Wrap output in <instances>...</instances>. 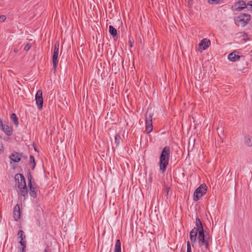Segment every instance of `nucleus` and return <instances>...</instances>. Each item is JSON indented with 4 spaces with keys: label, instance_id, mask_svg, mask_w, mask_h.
Masks as SVG:
<instances>
[{
    "label": "nucleus",
    "instance_id": "obj_1",
    "mask_svg": "<svg viewBox=\"0 0 252 252\" xmlns=\"http://www.w3.org/2000/svg\"><path fill=\"white\" fill-rule=\"evenodd\" d=\"M170 156V148L166 146L163 149L159 156V170L162 173L165 172L169 164Z\"/></svg>",
    "mask_w": 252,
    "mask_h": 252
},
{
    "label": "nucleus",
    "instance_id": "obj_2",
    "mask_svg": "<svg viewBox=\"0 0 252 252\" xmlns=\"http://www.w3.org/2000/svg\"><path fill=\"white\" fill-rule=\"evenodd\" d=\"M251 16L248 14H242L235 18V23L238 27H244L250 21Z\"/></svg>",
    "mask_w": 252,
    "mask_h": 252
},
{
    "label": "nucleus",
    "instance_id": "obj_3",
    "mask_svg": "<svg viewBox=\"0 0 252 252\" xmlns=\"http://www.w3.org/2000/svg\"><path fill=\"white\" fill-rule=\"evenodd\" d=\"M198 245L200 247L205 246L206 251L209 250V241L204 231H199L198 237Z\"/></svg>",
    "mask_w": 252,
    "mask_h": 252
},
{
    "label": "nucleus",
    "instance_id": "obj_4",
    "mask_svg": "<svg viewBox=\"0 0 252 252\" xmlns=\"http://www.w3.org/2000/svg\"><path fill=\"white\" fill-rule=\"evenodd\" d=\"M59 42H57L55 44L54 49L53 55V65L54 73H55L57 70V65L58 63V55L59 52Z\"/></svg>",
    "mask_w": 252,
    "mask_h": 252
},
{
    "label": "nucleus",
    "instance_id": "obj_5",
    "mask_svg": "<svg viewBox=\"0 0 252 252\" xmlns=\"http://www.w3.org/2000/svg\"><path fill=\"white\" fill-rule=\"evenodd\" d=\"M15 182H18L19 189H28L25 181L24 176L22 174L17 173L15 177Z\"/></svg>",
    "mask_w": 252,
    "mask_h": 252
},
{
    "label": "nucleus",
    "instance_id": "obj_6",
    "mask_svg": "<svg viewBox=\"0 0 252 252\" xmlns=\"http://www.w3.org/2000/svg\"><path fill=\"white\" fill-rule=\"evenodd\" d=\"M35 101L38 109L41 110L43 107V99L42 97V91L40 90L37 91L35 94Z\"/></svg>",
    "mask_w": 252,
    "mask_h": 252
},
{
    "label": "nucleus",
    "instance_id": "obj_7",
    "mask_svg": "<svg viewBox=\"0 0 252 252\" xmlns=\"http://www.w3.org/2000/svg\"><path fill=\"white\" fill-rule=\"evenodd\" d=\"M198 233H199V230L196 229V227H194L189 233V238L192 245L196 242Z\"/></svg>",
    "mask_w": 252,
    "mask_h": 252
},
{
    "label": "nucleus",
    "instance_id": "obj_8",
    "mask_svg": "<svg viewBox=\"0 0 252 252\" xmlns=\"http://www.w3.org/2000/svg\"><path fill=\"white\" fill-rule=\"evenodd\" d=\"M207 192V190H195L193 193V200L197 201L199 200L201 197L205 194Z\"/></svg>",
    "mask_w": 252,
    "mask_h": 252
},
{
    "label": "nucleus",
    "instance_id": "obj_9",
    "mask_svg": "<svg viewBox=\"0 0 252 252\" xmlns=\"http://www.w3.org/2000/svg\"><path fill=\"white\" fill-rule=\"evenodd\" d=\"M21 156H22V153L13 151L9 156V158L14 162L17 163L21 160Z\"/></svg>",
    "mask_w": 252,
    "mask_h": 252
},
{
    "label": "nucleus",
    "instance_id": "obj_10",
    "mask_svg": "<svg viewBox=\"0 0 252 252\" xmlns=\"http://www.w3.org/2000/svg\"><path fill=\"white\" fill-rule=\"evenodd\" d=\"M13 217L14 220L16 221H17L20 219L21 212L20 208L18 204L16 205V206L13 208Z\"/></svg>",
    "mask_w": 252,
    "mask_h": 252
},
{
    "label": "nucleus",
    "instance_id": "obj_11",
    "mask_svg": "<svg viewBox=\"0 0 252 252\" xmlns=\"http://www.w3.org/2000/svg\"><path fill=\"white\" fill-rule=\"evenodd\" d=\"M234 6L236 11H240L247 7V4L244 0H239L235 3Z\"/></svg>",
    "mask_w": 252,
    "mask_h": 252
},
{
    "label": "nucleus",
    "instance_id": "obj_12",
    "mask_svg": "<svg viewBox=\"0 0 252 252\" xmlns=\"http://www.w3.org/2000/svg\"><path fill=\"white\" fill-rule=\"evenodd\" d=\"M210 44L211 42L209 39L207 38H204L199 43L198 46L202 51L207 48L210 45Z\"/></svg>",
    "mask_w": 252,
    "mask_h": 252
},
{
    "label": "nucleus",
    "instance_id": "obj_13",
    "mask_svg": "<svg viewBox=\"0 0 252 252\" xmlns=\"http://www.w3.org/2000/svg\"><path fill=\"white\" fill-rule=\"evenodd\" d=\"M4 133L7 136H11L13 133V128L7 125H5L1 128Z\"/></svg>",
    "mask_w": 252,
    "mask_h": 252
},
{
    "label": "nucleus",
    "instance_id": "obj_14",
    "mask_svg": "<svg viewBox=\"0 0 252 252\" xmlns=\"http://www.w3.org/2000/svg\"><path fill=\"white\" fill-rule=\"evenodd\" d=\"M109 32L111 35L114 38V39H117L118 35L117 30L112 26H109Z\"/></svg>",
    "mask_w": 252,
    "mask_h": 252
},
{
    "label": "nucleus",
    "instance_id": "obj_15",
    "mask_svg": "<svg viewBox=\"0 0 252 252\" xmlns=\"http://www.w3.org/2000/svg\"><path fill=\"white\" fill-rule=\"evenodd\" d=\"M240 58V56L236 55L235 52L230 53L228 56V59L231 62H236L238 61Z\"/></svg>",
    "mask_w": 252,
    "mask_h": 252
},
{
    "label": "nucleus",
    "instance_id": "obj_16",
    "mask_svg": "<svg viewBox=\"0 0 252 252\" xmlns=\"http://www.w3.org/2000/svg\"><path fill=\"white\" fill-rule=\"evenodd\" d=\"M27 178L28 180V186L29 189H35V188H34L33 185H32V180L33 179V177L30 171H29L27 173Z\"/></svg>",
    "mask_w": 252,
    "mask_h": 252
},
{
    "label": "nucleus",
    "instance_id": "obj_17",
    "mask_svg": "<svg viewBox=\"0 0 252 252\" xmlns=\"http://www.w3.org/2000/svg\"><path fill=\"white\" fill-rule=\"evenodd\" d=\"M244 142L247 146H252V137L250 135H246L244 138Z\"/></svg>",
    "mask_w": 252,
    "mask_h": 252
},
{
    "label": "nucleus",
    "instance_id": "obj_18",
    "mask_svg": "<svg viewBox=\"0 0 252 252\" xmlns=\"http://www.w3.org/2000/svg\"><path fill=\"white\" fill-rule=\"evenodd\" d=\"M11 120L13 122L16 127H18L19 125L18 118L15 113H12L10 115Z\"/></svg>",
    "mask_w": 252,
    "mask_h": 252
},
{
    "label": "nucleus",
    "instance_id": "obj_19",
    "mask_svg": "<svg viewBox=\"0 0 252 252\" xmlns=\"http://www.w3.org/2000/svg\"><path fill=\"white\" fill-rule=\"evenodd\" d=\"M29 164L31 166V168L32 170H34L35 166L36 163L35 161V158L33 156L30 155V161L29 162Z\"/></svg>",
    "mask_w": 252,
    "mask_h": 252
},
{
    "label": "nucleus",
    "instance_id": "obj_20",
    "mask_svg": "<svg viewBox=\"0 0 252 252\" xmlns=\"http://www.w3.org/2000/svg\"><path fill=\"white\" fill-rule=\"evenodd\" d=\"M195 224L196 226V229L199 231H204V228L200 220L197 218L195 220Z\"/></svg>",
    "mask_w": 252,
    "mask_h": 252
},
{
    "label": "nucleus",
    "instance_id": "obj_21",
    "mask_svg": "<svg viewBox=\"0 0 252 252\" xmlns=\"http://www.w3.org/2000/svg\"><path fill=\"white\" fill-rule=\"evenodd\" d=\"M18 238L20 239L19 242L22 241V242H25V243H26V241H25L26 236L25 235L24 232L23 230H20L18 231Z\"/></svg>",
    "mask_w": 252,
    "mask_h": 252
},
{
    "label": "nucleus",
    "instance_id": "obj_22",
    "mask_svg": "<svg viewBox=\"0 0 252 252\" xmlns=\"http://www.w3.org/2000/svg\"><path fill=\"white\" fill-rule=\"evenodd\" d=\"M114 252H121V243L120 240L119 239H118L116 240V244L115 245Z\"/></svg>",
    "mask_w": 252,
    "mask_h": 252
},
{
    "label": "nucleus",
    "instance_id": "obj_23",
    "mask_svg": "<svg viewBox=\"0 0 252 252\" xmlns=\"http://www.w3.org/2000/svg\"><path fill=\"white\" fill-rule=\"evenodd\" d=\"M146 130L147 133H150L153 130V123L145 122Z\"/></svg>",
    "mask_w": 252,
    "mask_h": 252
},
{
    "label": "nucleus",
    "instance_id": "obj_24",
    "mask_svg": "<svg viewBox=\"0 0 252 252\" xmlns=\"http://www.w3.org/2000/svg\"><path fill=\"white\" fill-rule=\"evenodd\" d=\"M28 191L29 190H19L18 194L19 196H23L24 199L25 200L28 197Z\"/></svg>",
    "mask_w": 252,
    "mask_h": 252
},
{
    "label": "nucleus",
    "instance_id": "obj_25",
    "mask_svg": "<svg viewBox=\"0 0 252 252\" xmlns=\"http://www.w3.org/2000/svg\"><path fill=\"white\" fill-rule=\"evenodd\" d=\"M122 141V139L119 134H116L115 136V144H116V147H118L121 142Z\"/></svg>",
    "mask_w": 252,
    "mask_h": 252
},
{
    "label": "nucleus",
    "instance_id": "obj_26",
    "mask_svg": "<svg viewBox=\"0 0 252 252\" xmlns=\"http://www.w3.org/2000/svg\"><path fill=\"white\" fill-rule=\"evenodd\" d=\"M153 116V114L150 113L148 115V114L146 113V121H145V122H152Z\"/></svg>",
    "mask_w": 252,
    "mask_h": 252
},
{
    "label": "nucleus",
    "instance_id": "obj_27",
    "mask_svg": "<svg viewBox=\"0 0 252 252\" xmlns=\"http://www.w3.org/2000/svg\"><path fill=\"white\" fill-rule=\"evenodd\" d=\"M19 243L21 245L22 247L19 248V250L20 252H25V248H26V244L25 242H22V241L19 242Z\"/></svg>",
    "mask_w": 252,
    "mask_h": 252
},
{
    "label": "nucleus",
    "instance_id": "obj_28",
    "mask_svg": "<svg viewBox=\"0 0 252 252\" xmlns=\"http://www.w3.org/2000/svg\"><path fill=\"white\" fill-rule=\"evenodd\" d=\"M29 194L30 195L34 198H35L37 196V193L36 190H29Z\"/></svg>",
    "mask_w": 252,
    "mask_h": 252
},
{
    "label": "nucleus",
    "instance_id": "obj_29",
    "mask_svg": "<svg viewBox=\"0 0 252 252\" xmlns=\"http://www.w3.org/2000/svg\"><path fill=\"white\" fill-rule=\"evenodd\" d=\"M196 189H207V187L205 184L200 185Z\"/></svg>",
    "mask_w": 252,
    "mask_h": 252
},
{
    "label": "nucleus",
    "instance_id": "obj_30",
    "mask_svg": "<svg viewBox=\"0 0 252 252\" xmlns=\"http://www.w3.org/2000/svg\"><path fill=\"white\" fill-rule=\"evenodd\" d=\"M31 43H28L26 46H25L24 47V50L26 51H28L30 50V49L31 48Z\"/></svg>",
    "mask_w": 252,
    "mask_h": 252
},
{
    "label": "nucleus",
    "instance_id": "obj_31",
    "mask_svg": "<svg viewBox=\"0 0 252 252\" xmlns=\"http://www.w3.org/2000/svg\"><path fill=\"white\" fill-rule=\"evenodd\" d=\"M251 2H252V1H249L247 4V7L246 8H247L248 10H249L250 11H252V3H251Z\"/></svg>",
    "mask_w": 252,
    "mask_h": 252
},
{
    "label": "nucleus",
    "instance_id": "obj_32",
    "mask_svg": "<svg viewBox=\"0 0 252 252\" xmlns=\"http://www.w3.org/2000/svg\"><path fill=\"white\" fill-rule=\"evenodd\" d=\"M6 19V16L4 15H0V22H4Z\"/></svg>",
    "mask_w": 252,
    "mask_h": 252
},
{
    "label": "nucleus",
    "instance_id": "obj_33",
    "mask_svg": "<svg viewBox=\"0 0 252 252\" xmlns=\"http://www.w3.org/2000/svg\"><path fill=\"white\" fill-rule=\"evenodd\" d=\"M1 119L0 118V126L1 127V128H2V127L5 125Z\"/></svg>",
    "mask_w": 252,
    "mask_h": 252
},
{
    "label": "nucleus",
    "instance_id": "obj_34",
    "mask_svg": "<svg viewBox=\"0 0 252 252\" xmlns=\"http://www.w3.org/2000/svg\"><path fill=\"white\" fill-rule=\"evenodd\" d=\"M22 156H21V159L22 158H24L25 159H27L28 158V157L26 155H25L23 153H22Z\"/></svg>",
    "mask_w": 252,
    "mask_h": 252
},
{
    "label": "nucleus",
    "instance_id": "obj_35",
    "mask_svg": "<svg viewBox=\"0 0 252 252\" xmlns=\"http://www.w3.org/2000/svg\"><path fill=\"white\" fill-rule=\"evenodd\" d=\"M128 43L130 47L133 46V41H131L130 39L129 40Z\"/></svg>",
    "mask_w": 252,
    "mask_h": 252
},
{
    "label": "nucleus",
    "instance_id": "obj_36",
    "mask_svg": "<svg viewBox=\"0 0 252 252\" xmlns=\"http://www.w3.org/2000/svg\"><path fill=\"white\" fill-rule=\"evenodd\" d=\"M187 249H191V248L190 244V242L189 241L187 242Z\"/></svg>",
    "mask_w": 252,
    "mask_h": 252
},
{
    "label": "nucleus",
    "instance_id": "obj_37",
    "mask_svg": "<svg viewBox=\"0 0 252 252\" xmlns=\"http://www.w3.org/2000/svg\"><path fill=\"white\" fill-rule=\"evenodd\" d=\"M14 52L15 53H18V49H17V48H14Z\"/></svg>",
    "mask_w": 252,
    "mask_h": 252
},
{
    "label": "nucleus",
    "instance_id": "obj_38",
    "mask_svg": "<svg viewBox=\"0 0 252 252\" xmlns=\"http://www.w3.org/2000/svg\"><path fill=\"white\" fill-rule=\"evenodd\" d=\"M187 252H192L191 249H187Z\"/></svg>",
    "mask_w": 252,
    "mask_h": 252
},
{
    "label": "nucleus",
    "instance_id": "obj_39",
    "mask_svg": "<svg viewBox=\"0 0 252 252\" xmlns=\"http://www.w3.org/2000/svg\"><path fill=\"white\" fill-rule=\"evenodd\" d=\"M43 252H48L47 249H44V250L43 251Z\"/></svg>",
    "mask_w": 252,
    "mask_h": 252
},
{
    "label": "nucleus",
    "instance_id": "obj_40",
    "mask_svg": "<svg viewBox=\"0 0 252 252\" xmlns=\"http://www.w3.org/2000/svg\"><path fill=\"white\" fill-rule=\"evenodd\" d=\"M169 191V190H167V191H166L167 195H168Z\"/></svg>",
    "mask_w": 252,
    "mask_h": 252
},
{
    "label": "nucleus",
    "instance_id": "obj_41",
    "mask_svg": "<svg viewBox=\"0 0 252 252\" xmlns=\"http://www.w3.org/2000/svg\"><path fill=\"white\" fill-rule=\"evenodd\" d=\"M201 251H202V252H205V251L203 250L202 248L201 249Z\"/></svg>",
    "mask_w": 252,
    "mask_h": 252
},
{
    "label": "nucleus",
    "instance_id": "obj_42",
    "mask_svg": "<svg viewBox=\"0 0 252 252\" xmlns=\"http://www.w3.org/2000/svg\"><path fill=\"white\" fill-rule=\"evenodd\" d=\"M189 0V2L190 1H192V0Z\"/></svg>",
    "mask_w": 252,
    "mask_h": 252
},
{
    "label": "nucleus",
    "instance_id": "obj_43",
    "mask_svg": "<svg viewBox=\"0 0 252 252\" xmlns=\"http://www.w3.org/2000/svg\"><path fill=\"white\" fill-rule=\"evenodd\" d=\"M166 189H169V188H167Z\"/></svg>",
    "mask_w": 252,
    "mask_h": 252
},
{
    "label": "nucleus",
    "instance_id": "obj_44",
    "mask_svg": "<svg viewBox=\"0 0 252 252\" xmlns=\"http://www.w3.org/2000/svg\"><path fill=\"white\" fill-rule=\"evenodd\" d=\"M251 3H252V2H251Z\"/></svg>",
    "mask_w": 252,
    "mask_h": 252
}]
</instances>
